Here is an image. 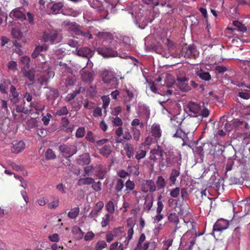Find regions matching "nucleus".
<instances>
[{
    "instance_id": "9",
    "label": "nucleus",
    "mask_w": 250,
    "mask_h": 250,
    "mask_svg": "<svg viewBox=\"0 0 250 250\" xmlns=\"http://www.w3.org/2000/svg\"><path fill=\"white\" fill-rule=\"evenodd\" d=\"M188 79L185 77L177 78V85L179 89L183 92H187L191 90L190 85L188 84Z\"/></svg>"
},
{
    "instance_id": "50",
    "label": "nucleus",
    "mask_w": 250,
    "mask_h": 250,
    "mask_svg": "<svg viewBox=\"0 0 250 250\" xmlns=\"http://www.w3.org/2000/svg\"><path fill=\"white\" fill-rule=\"evenodd\" d=\"M126 93L127 95L128 99L126 98L125 99V104H127V103H129L131 101H132L134 98V95L132 90H130L127 88L125 89Z\"/></svg>"
},
{
    "instance_id": "54",
    "label": "nucleus",
    "mask_w": 250,
    "mask_h": 250,
    "mask_svg": "<svg viewBox=\"0 0 250 250\" xmlns=\"http://www.w3.org/2000/svg\"><path fill=\"white\" fill-rule=\"evenodd\" d=\"M124 231V228L123 227H119L118 228H114L110 232L114 235L115 237L119 236L121 234H122Z\"/></svg>"
},
{
    "instance_id": "27",
    "label": "nucleus",
    "mask_w": 250,
    "mask_h": 250,
    "mask_svg": "<svg viewBox=\"0 0 250 250\" xmlns=\"http://www.w3.org/2000/svg\"><path fill=\"white\" fill-rule=\"evenodd\" d=\"M167 185V182L162 176H159L156 181L155 186L157 190L164 189Z\"/></svg>"
},
{
    "instance_id": "11",
    "label": "nucleus",
    "mask_w": 250,
    "mask_h": 250,
    "mask_svg": "<svg viewBox=\"0 0 250 250\" xmlns=\"http://www.w3.org/2000/svg\"><path fill=\"white\" fill-rule=\"evenodd\" d=\"M76 51V54L78 56L86 58L88 61L89 58H91L94 55V51L87 47L80 48L77 49Z\"/></svg>"
},
{
    "instance_id": "18",
    "label": "nucleus",
    "mask_w": 250,
    "mask_h": 250,
    "mask_svg": "<svg viewBox=\"0 0 250 250\" xmlns=\"http://www.w3.org/2000/svg\"><path fill=\"white\" fill-rule=\"evenodd\" d=\"M94 183V179L90 176H83L78 180L77 185L78 186H89Z\"/></svg>"
},
{
    "instance_id": "30",
    "label": "nucleus",
    "mask_w": 250,
    "mask_h": 250,
    "mask_svg": "<svg viewBox=\"0 0 250 250\" xmlns=\"http://www.w3.org/2000/svg\"><path fill=\"white\" fill-rule=\"evenodd\" d=\"M197 75L202 80L206 81L210 80L211 77L209 73L200 69L197 72Z\"/></svg>"
},
{
    "instance_id": "5",
    "label": "nucleus",
    "mask_w": 250,
    "mask_h": 250,
    "mask_svg": "<svg viewBox=\"0 0 250 250\" xmlns=\"http://www.w3.org/2000/svg\"><path fill=\"white\" fill-rule=\"evenodd\" d=\"M187 224H189L191 225V229L186 232L184 237L188 240V243H191L192 245L195 244L197 237L201 235L202 233L197 234L196 230L191 222H187Z\"/></svg>"
},
{
    "instance_id": "52",
    "label": "nucleus",
    "mask_w": 250,
    "mask_h": 250,
    "mask_svg": "<svg viewBox=\"0 0 250 250\" xmlns=\"http://www.w3.org/2000/svg\"><path fill=\"white\" fill-rule=\"evenodd\" d=\"M68 113V110L66 106H63L60 109H58L56 112V115L59 116L66 115Z\"/></svg>"
},
{
    "instance_id": "33",
    "label": "nucleus",
    "mask_w": 250,
    "mask_h": 250,
    "mask_svg": "<svg viewBox=\"0 0 250 250\" xmlns=\"http://www.w3.org/2000/svg\"><path fill=\"white\" fill-rule=\"evenodd\" d=\"M81 75L82 80L84 82H88L92 80V75L90 72L83 69L81 70Z\"/></svg>"
},
{
    "instance_id": "46",
    "label": "nucleus",
    "mask_w": 250,
    "mask_h": 250,
    "mask_svg": "<svg viewBox=\"0 0 250 250\" xmlns=\"http://www.w3.org/2000/svg\"><path fill=\"white\" fill-rule=\"evenodd\" d=\"M30 107H33L37 111H42L44 109L45 105H41L37 102H31Z\"/></svg>"
},
{
    "instance_id": "59",
    "label": "nucleus",
    "mask_w": 250,
    "mask_h": 250,
    "mask_svg": "<svg viewBox=\"0 0 250 250\" xmlns=\"http://www.w3.org/2000/svg\"><path fill=\"white\" fill-rule=\"evenodd\" d=\"M85 134V129L83 127H79L76 132V137L78 138H83Z\"/></svg>"
},
{
    "instance_id": "55",
    "label": "nucleus",
    "mask_w": 250,
    "mask_h": 250,
    "mask_svg": "<svg viewBox=\"0 0 250 250\" xmlns=\"http://www.w3.org/2000/svg\"><path fill=\"white\" fill-rule=\"evenodd\" d=\"M13 37L17 39H21L22 36V33L19 29H13L11 31Z\"/></svg>"
},
{
    "instance_id": "57",
    "label": "nucleus",
    "mask_w": 250,
    "mask_h": 250,
    "mask_svg": "<svg viewBox=\"0 0 250 250\" xmlns=\"http://www.w3.org/2000/svg\"><path fill=\"white\" fill-rule=\"evenodd\" d=\"M91 188L96 192H99L102 190V183L100 181L94 182L92 184Z\"/></svg>"
},
{
    "instance_id": "40",
    "label": "nucleus",
    "mask_w": 250,
    "mask_h": 250,
    "mask_svg": "<svg viewBox=\"0 0 250 250\" xmlns=\"http://www.w3.org/2000/svg\"><path fill=\"white\" fill-rule=\"evenodd\" d=\"M125 186L124 181L121 179L117 180V183L115 187V190L116 193L121 192Z\"/></svg>"
},
{
    "instance_id": "23",
    "label": "nucleus",
    "mask_w": 250,
    "mask_h": 250,
    "mask_svg": "<svg viewBox=\"0 0 250 250\" xmlns=\"http://www.w3.org/2000/svg\"><path fill=\"white\" fill-rule=\"evenodd\" d=\"M187 109L190 113H193L192 116H196V114L199 112L200 107L198 104L189 102L187 106Z\"/></svg>"
},
{
    "instance_id": "25",
    "label": "nucleus",
    "mask_w": 250,
    "mask_h": 250,
    "mask_svg": "<svg viewBox=\"0 0 250 250\" xmlns=\"http://www.w3.org/2000/svg\"><path fill=\"white\" fill-rule=\"evenodd\" d=\"M128 245H125L123 241L118 240L113 243L110 246V250H124Z\"/></svg>"
},
{
    "instance_id": "24",
    "label": "nucleus",
    "mask_w": 250,
    "mask_h": 250,
    "mask_svg": "<svg viewBox=\"0 0 250 250\" xmlns=\"http://www.w3.org/2000/svg\"><path fill=\"white\" fill-rule=\"evenodd\" d=\"M90 162V155L88 153H85L80 155L77 159L78 164L83 166L89 164Z\"/></svg>"
},
{
    "instance_id": "56",
    "label": "nucleus",
    "mask_w": 250,
    "mask_h": 250,
    "mask_svg": "<svg viewBox=\"0 0 250 250\" xmlns=\"http://www.w3.org/2000/svg\"><path fill=\"white\" fill-rule=\"evenodd\" d=\"M243 69L246 73L250 75V60H244L242 61Z\"/></svg>"
},
{
    "instance_id": "4",
    "label": "nucleus",
    "mask_w": 250,
    "mask_h": 250,
    "mask_svg": "<svg viewBox=\"0 0 250 250\" xmlns=\"http://www.w3.org/2000/svg\"><path fill=\"white\" fill-rule=\"evenodd\" d=\"M59 149L65 158H70L77 152L76 145L68 144L60 145Z\"/></svg>"
},
{
    "instance_id": "51",
    "label": "nucleus",
    "mask_w": 250,
    "mask_h": 250,
    "mask_svg": "<svg viewBox=\"0 0 250 250\" xmlns=\"http://www.w3.org/2000/svg\"><path fill=\"white\" fill-rule=\"evenodd\" d=\"M85 139L89 142L92 143H95L96 140V136L93 134V133L89 131L87 132Z\"/></svg>"
},
{
    "instance_id": "10",
    "label": "nucleus",
    "mask_w": 250,
    "mask_h": 250,
    "mask_svg": "<svg viewBox=\"0 0 250 250\" xmlns=\"http://www.w3.org/2000/svg\"><path fill=\"white\" fill-rule=\"evenodd\" d=\"M142 190L144 193L154 192L157 190V188L152 180H147L142 184Z\"/></svg>"
},
{
    "instance_id": "43",
    "label": "nucleus",
    "mask_w": 250,
    "mask_h": 250,
    "mask_svg": "<svg viewBox=\"0 0 250 250\" xmlns=\"http://www.w3.org/2000/svg\"><path fill=\"white\" fill-rule=\"evenodd\" d=\"M80 91L81 89L80 88L79 89L73 91V92L68 94L65 99V101L67 102H70L71 101L73 100L78 94L80 93Z\"/></svg>"
},
{
    "instance_id": "31",
    "label": "nucleus",
    "mask_w": 250,
    "mask_h": 250,
    "mask_svg": "<svg viewBox=\"0 0 250 250\" xmlns=\"http://www.w3.org/2000/svg\"><path fill=\"white\" fill-rule=\"evenodd\" d=\"M113 216L109 213H106L102 218V220L101 222V225L102 228H105L108 226L109 222L112 220Z\"/></svg>"
},
{
    "instance_id": "2",
    "label": "nucleus",
    "mask_w": 250,
    "mask_h": 250,
    "mask_svg": "<svg viewBox=\"0 0 250 250\" xmlns=\"http://www.w3.org/2000/svg\"><path fill=\"white\" fill-rule=\"evenodd\" d=\"M178 119L177 116H174L172 120V126L171 134L172 137L179 138L184 140V138L186 136V133L182 130L180 127L182 122L177 121Z\"/></svg>"
},
{
    "instance_id": "21",
    "label": "nucleus",
    "mask_w": 250,
    "mask_h": 250,
    "mask_svg": "<svg viewBox=\"0 0 250 250\" xmlns=\"http://www.w3.org/2000/svg\"><path fill=\"white\" fill-rule=\"evenodd\" d=\"M124 150L128 158L134 159V146L130 143H126L124 146Z\"/></svg>"
},
{
    "instance_id": "35",
    "label": "nucleus",
    "mask_w": 250,
    "mask_h": 250,
    "mask_svg": "<svg viewBox=\"0 0 250 250\" xmlns=\"http://www.w3.org/2000/svg\"><path fill=\"white\" fill-rule=\"evenodd\" d=\"M23 76L28 78L29 81L33 83L35 80V72L33 70L29 69L23 72Z\"/></svg>"
},
{
    "instance_id": "7",
    "label": "nucleus",
    "mask_w": 250,
    "mask_h": 250,
    "mask_svg": "<svg viewBox=\"0 0 250 250\" xmlns=\"http://www.w3.org/2000/svg\"><path fill=\"white\" fill-rule=\"evenodd\" d=\"M98 53L104 58L114 57L117 56V52L111 47H103L97 49Z\"/></svg>"
},
{
    "instance_id": "19",
    "label": "nucleus",
    "mask_w": 250,
    "mask_h": 250,
    "mask_svg": "<svg viewBox=\"0 0 250 250\" xmlns=\"http://www.w3.org/2000/svg\"><path fill=\"white\" fill-rule=\"evenodd\" d=\"M10 16L21 21L25 20L26 18V15L21 10L20 8H17L13 10L10 13Z\"/></svg>"
},
{
    "instance_id": "38",
    "label": "nucleus",
    "mask_w": 250,
    "mask_h": 250,
    "mask_svg": "<svg viewBox=\"0 0 250 250\" xmlns=\"http://www.w3.org/2000/svg\"><path fill=\"white\" fill-rule=\"evenodd\" d=\"M76 81V78L73 75H69L67 76L65 79L64 84L66 86L73 85Z\"/></svg>"
},
{
    "instance_id": "49",
    "label": "nucleus",
    "mask_w": 250,
    "mask_h": 250,
    "mask_svg": "<svg viewBox=\"0 0 250 250\" xmlns=\"http://www.w3.org/2000/svg\"><path fill=\"white\" fill-rule=\"evenodd\" d=\"M45 158L48 160L54 159L56 157V154L52 149L48 148L45 152Z\"/></svg>"
},
{
    "instance_id": "53",
    "label": "nucleus",
    "mask_w": 250,
    "mask_h": 250,
    "mask_svg": "<svg viewBox=\"0 0 250 250\" xmlns=\"http://www.w3.org/2000/svg\"><path fill=\"white\" fill-rule=\"evenodd\" d=\"M94 169L93 166H85L83 168V176H90L91 175V171Z\"/></svg>"
},
{
    "instance_id": "8",
    "label": "nucleus",
    "mask_w": 250,
    "mask_h": 250,
    "mask_svg": "<svg viewBox=\"0 0 250 250\" xmlns=\"http://www.w3.org/2000/svg\"><path fill=\"white\" fill-rule=\"evenodd\" d=\"M229 226V222L225 219H219L213 225V234L215 232H221L226 229Z\"/></svg>"
},
{
    "instance_id": "61",
    "label": "nucleus",
    "mask_w": 250,
    "mask_h": 250,
    "mask_svg": "<svg viewBox=\"0 0 250 250\" xmlns=\"http://www.w3.org/2000/svg\"><path fill=\"white\" fill-rule=\"evenodd\" d=\"M180 191V188L179 187H176L173 189H172L170 192V195L171 197L173 198H177L179 194Z\"/></svg>"
},
{
    "instance_id": "16",
    "label": "nucleus",
    "mask_w": 250,
    "mask_h": 250,
    "mask_svg": "<svg viewBox=\"0 0 250 250\" xmlns=\"http://www.w3.org/2000/svg\"><path fill=\"white\" fill-rule=\"evenodd\" d=\"M96 171V175L100 179H103L107 172L106 167L102 164L97 165L94 167Z\"/></svg>"
},
{
    "instance_id": "17",
    "label": "nucleus",
    "mask_w": 250,
    "mask_h": 250,
    "mask_svg": "<svg viewBox=\"0 0 250 250\" xmlns=\"http://www.w3.org/2000/svg\"><path fill=\"white\" fill-rule=\"evenodd\" d=\"M151 134L156 141L160 139L162 136V130L159 125L154 124L151 126Z\"/></svg>"
},
{
    "instance_id": "3",
    "label": "nucleus",
    "mask_w": 250,
    "mask_h": 250,
    "mask_svg": "<svg viewBox=\"0 0 250 250\" xmlns=\"http://www.w3.org/2000/svg\"><path fill=\"white\" fill-rule=\"evenodd\" d=\"M101 77L104 83L108 84L113 83L114 87L116 88L118 84V79L116 77V73L110 69H104L101 73Z\"/></svg>"
},
{
    "instance_id": "63",
    "label": "nucleus",
    "mask_w": 250,
    "mask_h": 250,
    "mask_svg": "<svg viewBox=\"0 0 250 250\" xmlns=\"http://www.w3.org/2000/svg\"><path fill=\"white\" fill-rule=\"evenodd\" d=\"M7 67L9 69L13 70L14 71L18 69L17 62L14 61H11L9 62L8 63Z\"/></svg>"
},
{
    "instance_id": "36",
    "label": "nucleus",
    "mask_w": 250,
    "mask_h": 250,
    "mask_svg": "<svg viewBox=\"0 0 250 250\" xmlns=\"http://www.w3.org/2000/svg\"><path fill=\"white\" fill-rule=\"evenodd\" d=\"M62 3L59 2L53 4L51 8V10L53 14H57L59 13L60 11L63 7Z\"/></svg>"
},
{
    "instance_id": "62",
    "label": "nucleus",
    "mask_w": 250,
    "mask_h": 250,
    "mask_svg": "<svg viewBox=\"0 0 250 250\" xmlns=\"http://www.w3.org/2000/svg\"><path fill=\"white\" fill-rule=\"evenodd\" d=\"M161 198V196H159L158 198V202H157V208L156 209V212L157 214H159L161 213L163 209L164 208V205L161 201H160V199Z\"/></svg>"
},
{
    "instance_id": "34",
    "label": "nucleus",
    "mask_w": 250,
    "mask_h": 250,
    "mask_svg": "<svg viewBox=\"0 0 250 250\" xmlns=\"http://www.w3.org/2000/svg\"><path fill=\"white\" fill-rule=\"evenodd\" d=\"M175 82V79L172 75L170 74H166L165 83L167 87H170L172 86Z\"/></svg>"
},
{
    "instance_id": "47",
    "label": "nucleus",
    "mask_w": 250,
    "mask_h": 250,
    "mask_svg": "<svg viewBox=\"0 0 250 250\" xmlns=\"http://www.w3.org/2000/svg\"><path fill=\"white\" fill-rule=\"evenodd\" d=\"M131 131L133 133V139L136 141H138L140 139L141 133L139 129L136 127H132Z\"/></svg>"
},
{
    "instance_id": "58",
    "label": "nucleus",
    "mask_w": 250,
    "mask_h": 250,
    "mask_svg": "<svg viewBox=\"0 0 250 250\" xmlns=\"http://www.w3.org/2000/svg\"><path fill=\"white\" fill-rule=\"evenodd\" d=\"M131 125L132 127H135L139 125L141 128H143L145 126L144 124L142 122H140V120L137 118L133 120L131 123Z\"/></svg>"
},
{
    "instance_id": "26",
    "label": "nucleus",
    "mask_w": 250,
    "mask_h": 250,
    "mask_svg": "<svg viewBox=\"0 0 250 250\" xmlns=\"http://www.w3.org/2000/svg\"><path fill=\"white\" fill-rule=\"evenodd\" d=\"M168 220L175 224V227L174 231L176 232L179 227H178V224L179 222V219L178 214L175 212H171L168 216Z\"/></svg>"
},
{
    "instance_id": "60",
    "label": "nucleus",
    "mask_w": 250,
    "mask_h": 250,
    "mask_svg": "<svg viewBox=\"0 0 250 250\" xmlns=\"http://www.w3.org/2000/svg\"><path fill=\"white\" fill-rule=\"evenodd\" d=\"M146 154V150H140L137 152L136 154L135 155V158L138 160H140L141 159L144 158L145 157Z\"/></svg>"
},
{
    "instance_id": "41",
    "label": "nucleus",
    "mask_w": 250,
    "mask_h": 250,
    "mask_svg": "<svg viewBox=\"0 0 250 250\" xmlns=\"http://www.w3.org/2000/svg\"><path fill=\"white\" fill-rule=\"evenodd\" d=\"M153 205V200L149 197H146L145 198V202L144 205V208L145 210L149 211Z\"/></svg>"
},
{
    "instance_id": "37",
    "label": "nucleus",
    "mask_w": 250,
    "mask_h": 250,
    "mask_svg": "<svg viewBox=\"0 0 250 250\" xmlns=\"http://www.w3.org/2000/svg\"><path fill=\"white\" fill-rule=\"evenodd\" d=\"M232 24L237 28L238 31L244 33L247 30L246 26L238 21H234Z\"/></svg>"
},
{
    "instance_id": "48",
    "label": "nucleus",
    "mask_w": 250,
    "mask_h": 250,
    "mask_svg": "<svg viewBox=\"0 0 250 250\" xmlns=\"http://www.w3.org/2000/svg\"><path fill=\"white\" fill-rule=\"evenodd\" d=\"M112 124L115 126H121L123 125V121L119 117H112L111 118Z\"/></svg>"
},
{
    "instance_id": "12",
    "label": "nucleus",
    "mask_w": 250,
    "mask_h": 250,
    "mask_svg": "<svg viewBox=\"0 0 250 250\" xmlns=\"http://www.w3.org/2000/svg\"><path fill=\"white\" fill-rule=\"evenodd\" d=\"M48 48V45L45 44L37 46L32 53V57L35 59L39 55L43 57L44 56V53L47 51Z\"/></svg>"
},
{
    "instance_id": "44",
    "label": "nucleus",
    "mask_w": 250,
    "mask_h": 250,
    "mask_svg": "<svg viewBox=\"0 0 250 250\" xmlns=\"http://www.w3.org/2000/svg\"><path fill=\"white\" fill-rule=\"evenodd\" d=\"M157 243L154 241H147L144 244L143 249L147 250L150 248L151 250H154L155 249Z\"/></svg>"
},
{
    "instance_id": "45",
    "label": "nucleus",
    "mask_w": 250,
    "mask_h": 250,
    "mask_svg": "<svg viewBox=\"0 0 250 250\" xmlns=\"http://www.w3.org/2000/svg\"><path fill=\"white\" fill-rule=\"evenodd\" d=\"M105 208L110 214H113L115 211V206L113 201L112 200L108 201L105 205Z\"/></svg>"
},
{
    "instance_id": "64",
    "label": "nucleus",
    "mask_w": 250,
    "mask_h": 250,
    "mask_svg": "<svg viewBox=\"0 0 250 250\" xmlns=\"http://www.w3.org/2000/svg\"><path fill=\"white\" fill-rule=\"evenodd\" d=\"M107 247V244L104 241H99L96 243L97 250H101Z\"/></svg>"
},
{
    "instance_id": "28",
    "label": "nucleus",
    "mask_w": 250,
    "mask_h": 250,
    "mask_svg": "<svg viewBox=\"0 0 250 250\" xmlns=\"http://www.w3.org/2000/svg\"><path fill=\"white\" fill-rule=\"evenodd\" d=\"M111 152V147L110 145H105L99 149V153L105 158H108Z\"/></svg>"
},
{
    "instance_id": "39",
    "label": "nucleus",
    "mask_w": 250,
    "mask_h": 250,
    "mask_svg": "<svg viewBox=\"0 0 250 250\" xmlns=\"http://www.w3.org/2000/svg\"><path fill=\"white\" fill-rule=\"evenodd\" d=\"M80 208L79 207H75L68 212L67 215L70 219H75L79 215Z\"/></svg>"
},
{
    "instance_id": "22",
    "label": "nucleus",
    "mask_w": 250,
    "mask_h": 250,
    "mask_svg": "<svg viewBox=\"0 0 250 250\" xmlns=\"http://www.w3.org/2000/svg\"><path fill=\"white\" fill-rule=\"evenodd\" d=\"M25 144L22 141H16L13 144L12 151L15 153H18L25 148Z\"/></svg>"
},
{
    "instance_id": "14",
    "label": "nucleus",
    "mask_w": 250,
    "mask_h": 250,
    "mask_svg": "<svg viewBox=\"0 0 250 250\" xmlns=\"http://www.w3.org/2000/svg\"><path fill=\"white\" fill-rule=\"evenodd\" d=\"M163 156V150L161 146H158L156 148H154L150 150L149 159L151 160L156 161L157 156L161 157Z\"/></svg>"
},
{
    "instance_id": "6",
    "label": "nucleus",
    "mask_w": 250,
    "mask_h": 250,
    "mask_svg": "<svg viewBox=\"0 0 250 250\" xmlns=\"http://www.w3.org/2000/svg\"><path fill=\"white\" fill-rule=\"evenodd\" d=\"M181 54L185 58L196 59L199 56V52L193 46H188L183 47Z\"/></svg>"
},
{
    "instance_id": "42",
    "label": "nucleus",
    "mask_w": 250,
    "mask_h": 250,
    "mask_svg": "<svg viewBox=\"0 0 250 250\" xmlns=\"http://www.w3.org/2000/svg\"><path fill=\"white\" fill-rule=\"evenodd\" d=\"M81 26L77 23L73 22L69 24V29L71 31L73 32L76 35L78 34Z\"/></svg>"
},
{
    "instance_id": "1",
    "label": "nucleus",
    "mask_w": 250,
    "mask_h": 250,
    "mask_svg": "<svg viewBox=\"0 0 250 250\" xmlns=\"http://www.w3.org/2000/svg\"><path fill=\"white\" fill-rule=\"evenodd\" d=\"M42 40L45 42L56 44L61 42L62 36L61 31L54 29L45 30L42 36Z\"/></svg>"
},
{
    "instance_id": "13",
    "label": "nucleus",
    "mask_w": 250,
    "mask_h": 250,
    "mask_svg": "<svg viewBox=\"0 0 250 250\" xmlns=\"http://www.w3.org/2000/svg\"><path fill=\"white\" fill-rule=\"evenodd\" d=\"M20 93L17 91L15 86L11 85L10 88L9 98L11 102L14 104H17L20 102Z\"/></svg>"
},
{
    "instance_id": "15",
    "label": "nucleus",
    "mask_w": 250,
    "mask_h": 250,
    "mask_svg": "<svg viewBox=\"0 0 250 250\" xmlns=\"http://www.w3.org/2000/svg\"><path fill=\"white\" fill-rule=\"evenodd\" d=\"M127 227H129L127 231V236L124 235L121 236L118 239V240L123 241V242L124 243L125 245H128L129 241L132 238V236L134 234V230L131 225H129L128 224Z\"/></svg>"
},
{
    "instance_id": "29",
    "label": "nucleus",
    "mask_w": 250,
    "mask_h": 250,
    "mask_svg": "<svg viewBox=\"0 0 250 250\" xmlns=\"http://www.w3.org/2000/svg\"><path fill=\"white\" fill-rule=\"evenodd\" d=\"M125 192L126 194H128L131 193V191H133L134 189L135 185L133 181L129 179L125 183Z\"/></svg>"
},
{
    "instance_id": "32",
    "label": "nucleus",
    "mask_w": 250,
    "mask_h": 250,
    "mask_svg": "<svg viewBox=\"0 0 250 250\" xmlns=\"http://www.w3.org/2000/svg\"><path fill=\"white\" fill-rule=\"evenodd\" d=\"M61 121L62 126L63 129L65 130L67 132H72L73 131V128L68 126L69 121L67 118L62 117L61 119Z\"/></svg>"
},
{
    "instance_id": "20",
    "label": "nucleus",
    "mask_w": 250,
    "mask_h": 250,
    "mask_svg": "<svg viewBox=\"0 0 250 250\" xmlns=\"http://www.w3.org/2000/svg\"><path fill=\"white\" fill-rule=\"evenodd\" d=\"M180 174V168L179 169L176 168H172L171 169L169 177V180L170 182V186H174L176 185L177 178L179 176Z\"/></svg>"
}]
</instances>
